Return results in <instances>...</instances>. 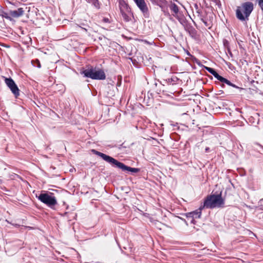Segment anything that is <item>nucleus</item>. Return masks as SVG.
Instances as JSON below:
<instances>
[{"instance_id":"f257e3e1","label":"nucleus","mask_w":263,"mask_h":263,"mask_svg":"<svg viewBox=\"0 0 263 263\" xmlns=\"http://www.w3.org/2000/svg\"><path fill=\"white\" fill-rule=\"evenodd\" d=\"M92 152L94 154L102 158L104 161L110 164L113 166H116L121 169L123 171L130 172L132 173H137L140 171V169L138 168H134L125 165L124 163L118 161L114 158L106 154H104L102 153L98 152L95 149H92Z\"/></svg>"},{"instance_id":"f03ea898","label":"nucleus","mask_w":263,"mask_h":263,"mask_svg":"<svg viewBox=\"0 0 263 263\" xmlns=\"http://www.w3.org/2000/svg\"><path fill=\"white\" fill-rule=\"evenodd\" d=\"M253 10L252 2H247L243 3L241 7H238L236 11L237 18L241 21L248 20V17Z\"/></svg>"},{"instance_id":"7ed1b4c3","label":"nucleus","mask_w":263,"mask_h":263,"mask_svg":"<svg viewBox=\"0 0 263 263\" xmlns=\"http://www.w3.org/2000/svg\"><path fill=\"white\" fill-rule=\"evenodd\" d=\"M224 204V201L221 197V193L218 195H211L208 196L205 199L203 205L200 206V210L206 208L213 209L220 207Z\"/></svg>"},{"instance_id":"20e7f679","label":"nucleus","mask_w":263,"mask_h":263,"mask_svg":"<svg viewBox=\"0 0 263 263\" xmlns=\"http://www.w3.org/2000/svg\"><path fill=\"white\" fill-rule=\"evenodd\" d=\"M84 77L90 78L93 80H103L106 78L104 71L101 69H97L91 67L80 72Z\"/></svg>"},{"instance_id":"39448f33","label":"nucleus","mask_w":263,"mask_h":263,"mask_svg":"<svg viewBox=\"0 0 263 263\" xmlns=\"http://www.w3.org/2000/svg\"><path fill=\"white\" fill-rule=\"evenodd\" d=\"M36 197L41 202L52 209H54L55 205L58 204L56 198L51 193H41Z\"/></svg>"},{"instance_id":"423d86ee","label":"nucleus","mask_w":263,"mask_h":263,"mask_svg":"<svg viewBox=\"0 0 263 263\" xmlns=\"http://www.w3.org/2000/svg\"><path fill=\"white\" fill-rule=\"evenodd\" d=\"M169 8L173 16L176 18L181 24L184 25L186 24V19L184 16L179 11L178 6L175 3H172L169 5Z\"/></svg>"},{"instance_id":"0eeeda50","label":"nucleus","mask_w":263,"mask_h":263,"mask_svg":"<svg viewBox=\"0 0 263 263\" xmlns=\"http://www.w3.org/2000/svg\"><path fill=\"white\" fill-rule=\"evenodd\" d=\"M5 83L10 89L15 97L17 98L20 96V89L13 80L11 78H5Z\"/></svg>"},{"instance_id":"6e6552de","label":"nucleus","mask_w":263,"mask_h":263,"mask_svg":"<svg viewBox=\"0 0 263 263\" xmlns=\"http://www.w3.org/2000/svg\"><path fill=\"white\" fill-rule=\"evenodd\" d=\"M145 17H149V10L145 0H133Z\"/></svg>"},{"instance_id":"1a4fd4ad","label":"nucleus","mask_w":263,"mask_h":263,"mask_svg":"<svg viewBox=\"0 0 263 263\" xmlns=\"http://www.w3.org/2000/svg\"><path fill=\"white\" fill-rule=\"evenodd\" d=\"M24 13V10L22 8H19L17 10L10 11V15L14 18H17L22 16Z\"/></svg>"},{"instance_id":"9d476101","label":"nucleus","mask_w":263,"mask_h":263,"mask_svg":"<svg viewBox=\"0 0 263 263\" xmlns=\"http://www.w3.org/2000/svg\"><path fill=\"white\" fill-rule=\"evenodd\" d=\"M119 7L120 13L123 12H130V8L124 1H121L119 2Z\"/></svg>"},{"instance_id":"9b49d317","label":"nucleus","mask_w":263,"mask_h":263,"mask_svg":"<svg viewBox=\"0 0 263 263\" xmlns=\"http://www.w3.org/2000/svg\"><path fill=\"white\" fill-rule=\"evenodd\" d=\"M87 3L91 4L96 8L99 9L100 5L98 0H85Z\"/></svg>"},{"instance_id":"f8f14e48","label":"nucleus","mask_w":263,"mask_h":263,"mask_svg":"<svg viewBox=\"0 0 263 263\" xmlns=\"http://www.w3.org/2000/svg\"><path fill=\"white\" fill-rule=\"evenodd\" d=\"M190 214L192 215L193 218H199L201 214V210H200V207L198 210L191 213Z\"/></svg>"},{"instance_id":"ddd939ff","label":"nucleus","mask_w":263,"mask_h":263,"mask_svg":"<svg viewBox=\"0 0 263 263\" xmlns=\"http://www.w3.org/2000/svg\"><path fill=\"white\" fill-rule=\"evenodd\" d=\"M130 12H123L121 13L122 16L124 21L128 22L130 20V18L129 16V14Z\"/></svg>"},{"instance_id":"4468645a","label":"nucleus","mask_w":263,"mask_h":263,"mask_svg":"<svg viewBox=\"0 0 263 263\" xmlns=\"http://www.w3.org/2000/svg\"><path fill=\"white\" fill-rule=\"evenodd\" d=\"M221 82L226 83L227 85H228L229 86H232L234 88H238V87L236 86L235 84L232 83L229 80H227V79H226L223 77L222 79L221 80Z\"/></svg>"},{"instance_id":"2eb2a0df","label":"nucleus","mask_w":263,"mask_h":263,"mask_svg":"<svg viewBox=\"0 0 263 263\" xmlns=\"http://www.w3.org/2000/svg\"><path fill=\"white\" fill-rule=\"evenodd\" d=\"M201 21L204 23V25L210 28L212 26V23L210 21H208L206 18H204L203 17L200 18Z\"/></svg>"},{"instance_id":"dca6fc26","label":"nucleus","mask_w":263,"mask_h":263,"mask_svg":"<svg viewBox=\"0 0 263 263\" xmlns=\"http://www.w3.org/2000/svg\"><path fill=\"white\" fill-rule=\"evenodd\" d=\"M189 33L192 36H194L196 34V30L192 27V26H190L189 27H187V29Z\"/></svg>"},{"instance_id":"f3484780","label":"nucleus","mask_w":263,"mask_h":263,"mask_svg":"<svg viewBox=\"0 0 263 263\" xmlns=\"http://www.w3.org/2000/svg\"><path fill=\"white\" fill-rule=\"evenodd\" d=\"M179 79L176 77H173L168 79V82L170 83H174L178 81Z\"/></svg>"},{"instance_id":"a211bd4d","label":"nucleus","mask_w":263,"mask_h":263,"mask_svg":"<svg viewBox=\"0 0 263 263\" xmlns=\"http://www.w3.org/2000/svg\"><path fill=\"white\" fill-rule=\"evenodd\" d=\"M166 1L165 0H162L159 4H155L157 6H158L161 8L162 11H163L164 9V5L166 4Z\"/></svg>"},{"instance_id":"6ab92c4d","label":"nucleus","mask_w":263,"mask_h":263,"mask_svg":"<svg viewBox=\"0 0 263 263\" xmlns=\"http://www.w3.org/2000/svg\"><path fill=\"white\" fill-rule=\"evenodd\" d=\"M213 76L220 82L223 78V77L220 76L216 71H215V73H213Z\"/></svg>"},{"instance_id":"aec40b11","label":"nucleus","mask_w":263,"mask_h":263,"mask_svg":"<svg viewBox=\"0 0 263 263\" xmlns=\"http://www.w3.org/2000/svg\"><path fill=\"white\" fill-rule=\"evenodd\" d=\"M204 68L208 71H209L210 73H211L212 75L213 74V73H215V72L216 71L213 68H212L211 67H206V66H204Z\"/></svg>"},{"instance_id":"412c9836","label":"nucleus","mask_w":263,"mask_h":263,"mask_svg":"<svg viewBox=\"0 0 263 263\" xmlns=\"http://www.w3.org/2000/svg\"><path fill=\"white\" fill-rule=\"evenodd\" d=\"M216 5H217L219 7L221 6V3L219 0H211Z\"/></svg>"},{"instance_id":"4be33fe9","label":"nucleus","mask_w":263,"mask_h":263,"mask_svg":"<svg viewBox=\"0 0 263 263\" xmlns=\"http://www.w3.org/2000/svg\"><path fill=\"white\" fill-rule=\"evenodd\" d=\"M153 4H159L162 0H149Z\"/></svg>"},{"instance_id":"5701e85b","label":"nucleus","mask_w":263,"mask_h":263,"mask_svg":"<svg viewBox=\"0 0 263 263\" xmlns=\"http://www.w3.org/2000/svg\"><path fill=\"white\" fill-rule=\"evenodd\" d=\"M258 5L263 11V0H258Z\"/></svg>"},{"instance_id":"b1692460","label":"nucleus","mask_w":263,"mask_h":263,"mask_svg":"<svg viewBox=\"0 0 263 263\" xmlns=\"http://www.w3.org/2000/svg\"><path fill=\"white\" fill-rule=\"evenodd\" d=\"M162 11L164 12L165 15L170 16V13L167 11H165L164 10V9H163V11Z\"/></svg>"},{"instance_id":"393cba45","label":"nucleus","mask_w":263,"mask_h":263,"mask_svg":"<svg viewBox=\"0 0 263 263\" xmlns=\"http://www.w3.org/2000/svg\"><path fill=\"white\" fill-rule=\"evenodd\" d=\"M3 16L7 19H10V17L8 16L7 13H5L4 15H3Z\"/></svg>"},{"instance_id":"a878e982","label":"nucleus","mask_w":263,"mask_h":263,"mask_svg":"<svg viewBox=\"0 0 263 263\" xmlns=\"http://www.w3.org/2000/svg\"><path fill=\"white\" fill-rule=\"evenodd\" d=\"M103 21L105 23H109V19L108 18H103Z\"/></svg>"},{"instance_id":"bb28decb","label":"nucleus","mask_w":263,"mask_h":263,"mask_svg":"<svg viewBox=\"0 0 263 263\" xmlns=\"http://www.w3.org/2000/svg\"><path fill=\"white\" fill-rule=\"evenodd\" d=\"M209 151H210V148L209 147H206L205 149V151L206 153H208L209 152Z\"/></svg>"},{"instance_id":"cd10ccee","label":"nucleus","mask_w":263,"mask_h":263,"mask_svg":"<svg viewBox=\"0 0 263 263\" xmlns=\"http://www.w3.org/2000/svg\"><path fill=\"white\" fill-rule=\"evenodd\" d=\"M37 62H38V65H37V67L39 68H40L41 67V64L40 63L39 61L37 60Z\"/></svg>"},{"instance_id":"c85d7f7f","label":"nucleus","mask_w":263,"mask_h":263,"mask_svg":"<svg viewBox=\"0 0 263 263\" xmlns=\"http://www.w3.org/2000/svg\"><path fill=\"white\" fill-rule=\"evenodd\" d=\"M261 204L263 205V199L260 200Z\"/></svg>"},{"instance_id":"c756f323","label":"nucleus","mask_w":263,"mask_h":263,"mask_svg":"<svg viewBox=\"0 0 263 263\" xmlns=\"http://www.w3.org/2000/svg\"><path fill=\"white\" fill-rule=\"evenodd\" d=\"M259 147H260L261 148H262V147L260 145H257Z\"/></svg>"},{"instance_id":"7c9ffc66","label":"nucleus","mask_w":263,"mask_h":263,"mask_svg":"<svg viewBox=\"0 0 263 263\" xmlns=\"http://www.w3.org/2000/svg\"><path fill=\"white\" fill-rule=\"evenodd\" d=\"M220 93H222V92H223L222 90H220Z\"/></svg>"},{"instance_id":"2f4dec72","label":"nucleus","mask_w":263,"mask_h":263,"mask_svg":"<svg viewBox=\"0 0 263 263\" xmlns=\"http://www.w3.org/2000/svg\"><path fill=\"white\" fill-rule=\"evenodd\" d=\"M220 93H222V92H223L222 90H220Z\"/></svg>"},{"instance_id":"473e14b6","label":"nucleus","mask_w":263,"mask_h":263,"mask_svg":"<svg viewBox=\"0 0 263 263\" xmlns=\"http://www.w3.org/2000/svg\"><path fill=\"white\" fill-rule=\"evenodd\" d=\"M2 183V179H0V183Z\"/></svg>"}]
</instances>
